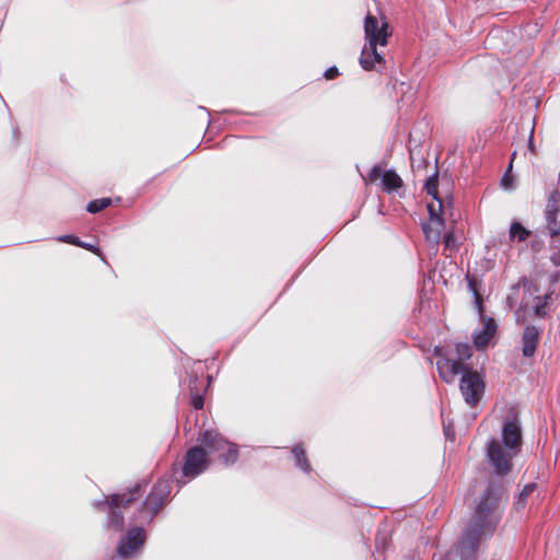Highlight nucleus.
Masks as SVG:
<instances>
[{
    "instance_id": "obj_9",
    "label": "nucleus",
    "mask_w": 560,
    "mask_h": 560,
    "mask_svg": "<svg viewBox=\"0 0 560 560\" xmlns=\"http://www.w3.org/2000/svg\"><path fill=\"white\" fill-rule=\"evenodd\" d=\"M145 541V534L143 528L135 527L128 530L127 535L121 539L117 553L122 559L131 558Z\"/></svg>"
},
{
    "instance_id": "obj_3",
    "label": "nucleus",
    "mask_w": 560,
    "mask_h": 560,
    "mask_svg": "<svg viewBox=\"0 0 560 560\" xmlns=\"http://www.w3.org/2000/svg\"><path fill=\"white\" fill-rule=\"evenodd\" d=\"M427 194L432 196L435 202L428 203L429 220L423 223L422 230L427 241L439 244L444 229V221L440 213L442 211V201L438 197V172L430 176L425 182Z\"/></svg>"
},
{
    "instance_id": "obj_18",
    "label": "nucleus",
    "mask_w": 560,
    "mask_h": 560,
    "mask_svg": "<svg viewBox=\"0 0 560 560\" xmlns=\"http://www.w3.org/2000/svg\"><path fill=\"white\" fill-rule=\"evenodd\" d=\"M292 453L295 457V465L303 471H306V472L310 471L311 465L305 456L304 450L301 446H295L292 450Z\"/></svg>"
},
{
    "instance_id": "obj_11",
    "label": "nucleus",
    "mask_w": 560,
    "mask_h": 560,
    "mask_svg": "<svg viewBox=\"0 0 560 560\" xmlns=\"http://www.w3.org/2000/svg\"><path fill=\"white\" fill-rule=\"evenodd\" d=\"M436 368L441 378L446 383H453L458 374L467 371L463 363L444 357L438 360Z\"/></svg>"
},
{
    "instance_id": "obj_33",
    "label": "nucleus",
    "mask_w": 560,
    "mask_h": 560,
    "mask_svg": "<svg viewBox=\"0 0 560 560\" xmlns=\"http://www.w3.org/2000/svg\"><path fill=\"white\" fill-rule=\"evenodd\" d=\"M520 313H521V308H520V310H517V311L515 312V315H516V322H517V323H520V322H521V315H520Z\"/></svg>"
},
{
    "instance_id": "obj_21",
    "label": "nucleus",
    "mask_w": 560,
    "mask_h": 560,
    "mask_svg": "<svg viewBox=\"0 0 560 560\" xmlns=\"http://www.w3.org/2000/svg\"><path fill=\"white\" fill-rule=\"evenodd\" d=\"M458 362L465 361L471 357V347L465 342H458L455 347Z\"/></svg>"
},
{
    "instance_id": "obj_24",
    "label": "nucleus",
    "mask_w": 560,
    "mask_h": 560,
    "mask_svg": "<svg viewBox=\"0 0 560 560\" xmlns=\"http://www.w3.org/2000/svg\"><path fill=\"white\" fill-rule=\"evenodd\" d=\"M443 241L446 249L453 252L457 248L456 238L454 237L453 233H446L443 237Z\"/></svg>"
},
{
    "instance_id": "obj_6",
    "label": "nucleus",
    "mask_w": 560,
    "mask_h": 560,
    "mask_svg": "<svg viewBox=\"0 0 560 560\" xmlns=\"http://www.w3.org/2000/svg\"><path fill=\"white\" fill-rule=\"evenodd\" d=\"M483 376L477 371H465L460 378L459 389L469 406H475L485 394Z\"/></svg>"
},
{
    "instance_id": "obj_26",
    "label": "nucleus",
    "mask_w": 560,
    "mask_h": 560,
    "mask_svg": "<svg viewBox=\"0 0 560 560\" xmlns=\"http://www.w3.org/2000/svg\"><path fill=\"white\" fill-rule=\"evenodd\" d=\"M512 167V165L510 164L509 166V170L510 171ZM501 184L502 186L505 188V189H513L514 188V185H513V178L510 176L509 172H506L504 174V176L502 177V180H501Z\"/></svg>"
},
{
    "instance_id": "obj_10",
    "label": "nucleus",
    "mask_w": 560,
    "mask_h": 560,
    "mask_svg": "<svg viewBox=\"0 0 560 560\" xmlns=\"http://www.w3.org/2000/svg\"><path fill=\"white\" fill-rule=\"evenodd\" d=\"M382 178V186L383 189L387 192H392L397 190L402 186V180L398 176V174L392 170L385 171L382 174V168L380 165H375L366 177H364V182L368 183H375L378 178Z\"/></svg>"
},
{
    "instance_id": "obj_1",
    "label": "nucleus",
    "mask_w": 560,
    "mask_h": 560,
    "mask_svg": "<svg viewBox=\"0 0 560 560\" xmlns=\"http://www.w3.org/2000/svg\"><path fill=\"white\" fill-rule=\"evenodd\" d=\"M499 500L498 491L492 488L483 493L458 542L457 551L462 560H477L480 542L493 535L501 520Z\"/></svg>"
},
{
    "instance_id": "obj_19",
    "label": "nucleus",
    "mask_w": 560,
    "mask_h": 560,
    "mask_svg": "<svg viewBox=\"0 0 560 560\" xmlns=\"http://www.w3.org/2000/svg\"><path fill=\"white\" fill-rule=\"evenodd\" d=\"M557 211H548L546 215L547 228L551 236H557L560 234V221L557 220Z\"/></svg>"
},
{
    "instance_id": "obj_20",
    "label": "nucleus",
    "mask_w": 560,
    "mask_h": 560,
    "mask_svg": "<svg viewBox=\"0 0 560 560\" xmlns=\"http://www.w3.org/2000/svg\"><path fill=\"white\" fill-rule=\"evenodd\" d=\"M110 203H112L110 198L95 199V200L89 202L86 210L90 213H97V212L102 211L103 209L107 208L108 206H110Z\"/></svg>"
},
{
    "instance_id": "obj_17",
    "label": "nucleus",
    "mask_w": 560,
    "mask_h": 560,
    "mask_svg": "<svg viewBox=\"0 0 560 560\" xmlns=\"http://www.w3.org/2000/svg\"><path fill=\"white\" fill-rule=\"evenodd\" d=\"M530 235V231L524 228L520 222H512L509 231L511 241L524 242Z\"/></svg>"
},
{
    "instance_id": "obj_2",
    "label": "nucleus",
    "mask_w": 560,
    "mask_h": 560,
    "mask_svg": "<svg viewBox=\"0 0 560 560\" xmlns=\"http://www.w3.org/2000/svg\"><path fill=\"white\" fill-rule=\"evenodd\" d=\"M522 424L516 411L511 410L504 418L501 438L492 439L487 444V457L498 475H506L512 470L513 459L522 448Z\"/></svg>"
},
{
    "instance_id": "obj_14",
    "label": "nucleus",
    "mask_w": 560,
    "mask_h": 560,
    "mask_svg": "<svg viewBox=\"0 0 560 560\" xmlns=\"http://www.w3.org/2000/svg\"><path fill=\"white\" fill-rule=\"evenodd\" d=\"M158 498L159 497L155 494V492L151 490L150 494L144 501L143 510L141 511L142 522H150L159 512L160 504Z\"/></svg>"
},
{
    "instance_id": "obj_5",
    "label": "nucleus",
    "mask_w": 560,
    "mask_h": 560,
    "mask_svg": "<svg viewBox=\"0 0 560 560\" xmlns=\"http://www.w3.org/2000/svg\"><path fill=\"white\" fill-rule=\"evenodd\" d=\"M392 35V32L389 31V25L386 21H380L371 15L368 14L364 20V36L366 44L363 47V63H368L365 60L368 52H373L374 48L373 46H381L385 47L387 45V39Z\"/></svg>"
},
{
    "instance_id": "obj_25",
    "label": "nucleus",
    "mask_w": 560,
    "mask_h": 560,
    "mask_svg": "<svg viewBox=\"0 0 560 560\" xmlns=\"http://www.w3.org/2000/svg\"><path fill=\"white\" fill-rule=\"evenodd\" d=\"M58 241L59 242H63V243H68V244H72V245H75V246L83 245V242L80 241V238L74 236V235H62V236L58 237Z\"/></svg>"
},
{
    "instance_id": "obj_12",
    "label": "nucleus",
    "mask_w": 560,
    "mask_h": 560,
    "mask_svg": "<svg viewBox=\"0 0 560 560\" xmlns=\"http://www.w3.org/2000/svg\"><path fill=\"white\" fill-rule=\"evenodd\" d=\"M497 331V324L490 317H482V326L474 332V343L477 348L486 347Z\"/></svg>"
},
{
    "instance_id": "obj_29",
    "label": "nucleus",
    "mask_w": 560,
    "mask_h": 560,
    "mask_svg": "<svg viewBox=\"0 0 560 560\" xmlns=\"http://www.w3.org/2000/svg\"><path fill=\"white\" fill-rule=\"evenodd\" d=\"M521 284L523 285L524 289H526L529 293H532L530 292L532 283L528 282L526 279H522L517 284L513 285L512 290L517 291L520 289Z\"/></svg>"
},
{
    "instance_id": "obj_31",
    "label": "nucleus",
    "mask_w": 560,
    "mask_h": 560,
    "mask_svg": "<svg viewBox=\"0 0 560 560\" xmlns=\"http://www.w3.org/2000/svg\"><path fill=\"white\" fill-rule=\"evenodd\" d=\"M79 247H82V248H85V249H88V250H91V252H93V253H95V254H98V248H97V247H95V246H94V245H92V244H89V243H84V242H83V245H79Z\"/></svg>"
},
{
    "instance_id": "obj_4",
    "label": "nucleus",
    "mask_w": 560,
    "mask_h": 560,
    "mask_svg": "<svg viewBox=\"0 0 560 560\" xmlns=\"http://www.w3.org/2000/svg\"><path fill=\"white\" fill-rule=\"evenodd\" d=\"M198 441L209 453H217L226 465L234 464L237 459V446L226 441L214 430H205L199 433Z\"/></svg>"
},
{
    "instance_id": "obj_7",
    "label": "nucleus",
    "mask_w": 560,
    "mask_h": 560,
    "mask_svg": "<svg viewBox=\"0 0 560 560\" xmlns=\"http://www.w3.org/2000/svg\"><path fill=\"white\" fill-rule=\"evenodd\" d=\"M141 486L137 485L129 493L115 494L110 498V501L107 502L109 506V516H108V525L113 528L120 530L124 524V517L118 509L121 505H129L132 501L137 499L140 494Z\"/></svg>"
},
{
    "instance_id": "obj_32",
    "label": "nucleus",
    "mask_w": 560,
    "mask_h": 560,
    "mask_svg": "<svg viewBox=\"0 0 560 560\" xmlns=\"http://www.w3.org/2000/svg\"><path fill=\"white\" fill-rule=\"evenodd\" d=\"M508 303H509L510 307H513V305L515 304V299L512 295H509Z\"/></svg>"
},
{
    "instance_id": "obj_22",
    "label": "nucleus",
    "mask_w": 560,
    "mask_h": 560,
    "mask_svg": "<svg viewBox=\"0 0 560 560\" xmlns=\"http://www.w3.org/2000/svg\"><path fill=\"white\" fill-rule=\"evenodd\" d=\"M535 488H536L535 483H528L523 488V490L518 494V499L516 502L517 509H523L526 505L527 498L533 493Z\"/></svg>"
},
{
    "instance_id": "obj_27",
    "label": "nucleus",
    "mask_w": 560,
    "mask_h": 560,
    "mask_svg": "<svg viewBox=\"0 0 560 560\" xmlns=\"http://www.w3.org/2000/svg\"><path fill=\"white\" fill-rule=\"evenodd\" d=\"M191 404H192L194 408L201 409L205 404L203 397L201 395H199L198 393L191 394Z\"/></svg>"
},
{
    "instance_id": "obj_13",
    "label": "nucleus",
    "mask_w": 560,
    "mask_h": 560,
    "mask_svg": "<svg viewBox=\"0 0 560 560\" xmlns=\"http://www.w3.org/2000/svg\"><path fill=\"white\" fill-rule=\"evenodd\" d=\"M540 339V330L535 326H526L522 336V353L524 357H533Z\"/></svg>"
},
{
    "instance_id": "obj_23",
    "label": "nucleus",
    "mask_w": 560,
    "mask_h": 560,
    "mask_svg": "<svg viewBox=\"0 0 560 560\" xmlns=\"http://www.w3.org/2000/svg\"><path fill=\"white\" fill-rule=\"evenodd\" d=\"M467 281H468V288H469V290L471 291V293L475 296V304L478 307L479 312L481 313L482 312V310H481V296L478 293V290L476 288L475 279L472 277H470L469 275H467Z\"/></svg>"
},
{
    "instance_id": "obj_15",
    "label": "nucleus",
    "mask_w": 560,
    "mask_h": 560,
    "mask_svg": "<svg viewBox=\"0 0 560 560\" xmlns=\"http://www.w3.org/2000/svg\"><path fill=\"white\" fill-rule=\"evenodd\" d=\"M373 48H374L373 52L366 54L365 60L368 61V63H363L364 55H363V50L361 51L360 65L364 70L376 69V65L383 66L385 62L384 56L377 51V46L374 45Z\"/></svg>"
},
{
    "instance_id": "obj_8",
    "label": "nucleus",
    "mask_w": 560,
    "mask_h": 560,
    "mask_svg": "<svg viewBox=\"0 0 560 560\" xmlns=\"http://www.w3.org/2000/svg\"><path fill=\"white\" fill-rule=\"evenodd\" d=\"M209 466L207 452L201 446L189 448L185 455L183 475L187 478H195L203 472Z\"/></svg>"
},
{
    "instance_id": "obj_28",
    "label": "nucleus",
    "mask_w": 560,
    "mask_h": 560,
    "mask_svg": "<svg viewBox=\"0 0 560 560\" xmlns=\"http://www.w3.org/2000/svg\"><path fill=\"white\" fill-rule=\"evenodd\" d=\"M546 302L541 303L540 300L534 305L535 314L538 317H544L546 315Z\"/></svg>"
},
{
    "instance_id": "obj_16",
    "label": "nucleus",
    "mask_w": 560,
    "mask_h": 560,
    "mask_svg": "<svg viewBox=\"0 0 560 560\" xmlns=\"http://www.w3.org/2000/svg\"><path fill=\"white\" fill-rule=\"evenodd\" d=\"M152 490L155 492V494L159 497V504L160 509L164 505L165 501L167 500L170 493H171V485L170 481L166 479L159 480Z\"/></svg>"
},
{
    "instance_id": "obj_30",
    "label": "nucleus",
    "mask_w": 560,
    "mask_h": 560,
    "mask_svg": "<svg viewBox=\"0 0 560 560\" xmlns=\"http://www.w3.org/2000/svg\"><path fill=\"white\" fill-rule=\"evenodd\" d=\"M338 74V69L336 67H331L325 72V78L327 80L334 79Z\"/></svg>"
}]
</instances>
